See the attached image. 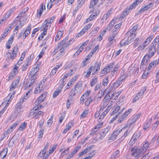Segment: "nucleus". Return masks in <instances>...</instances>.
Here are the masks:
<instances>
[{"instance_id":"nucleus-34","label":"nucleus","mask_w":159,"mask_h":159,"mask_svg":"<svg viewBox=\"0 0 159 159\" xmlns=\"http://www.w3.org/2000/svg\"><path fill=\"white\" fill-rule=\"evenodd\" d=\"M93 98L92 95L90 96L89 98H88L86 100L85 102V105L87 107L90 104V102L93 101V100L92 98Z\"/></svg>"},{"instance_id":"nucleus-27","label":"nucleus","mask_w":159,"mask_h":159,"mask_svg":"<svg viewBox=\"0 0 159 159\" xmlns=\"http://www.w3.org/2000/svg\"><path fill=\"white\" fill-rule=\"evenodd\" d=\"M76 93V91L74 88L72 89L69 94V98L70 99H71L72 97L75 95Z\"/></svg>"},{"instance_id":"nucleus-14","label":"nucleus","mask_w":159,"mask_h":159,"mask_svg":"<svg viewBox=\"0 0 159 159\" xmlns=\"http://www.w3.org/2000/svg\"><path fill=\"white\" fill-rule=\"evenodd\" d=\"M127 74L125 73L124 70L123 69L120 72V76L119 78L122 82L127 77Z\"/></svg>"},{"instance_id":"nucleus-48","label":"nucleus","mask_w":159,"mask_h":159,"mask_svg":"<svg viewBox=\"0 0 159 159\" xmlns=\"http://www.w3.org/2000/svg\"><path fill=\"white\" fill-rule=\"evenodd\" d=\"M110 93H109L105 97L104 99V101L105 102H106L107 100H110L112 99V98H111V96L110 95Z\"/></svg>"},{"instance_id":"nucleus-52","label":"nucleus","mask_w":159,"mask_h":159,"mask_svg":"<svg viewBox=\"0 0 159 159\" xmlns=\"http://www.w3.org/2000/svg\"><path fill=\"white\" fill-rule=\"evenodd\" d=\"M47 46H46L44 48H43L42 50H41L40 54L39 55V58H41L42 57V54L44 53V52L45 50L47 48Z\"/></svg>"},{"instance_id":"nucleus-23","label":"nucleus","mask_w":159,"mask_h":159,"mask_svg":"<svg viewBox=\"0 0 159 159\" xmlns=\"http://www.w3.org/2000/svg\"><path fill=\"white\" fill-rule=\"evenodd\" d=\"M63 34V32L60 31H59L58 32L55 38V42H57L60 39L61 37Z\"/></svg>"},{"instance_id":"nucleus-18","label":"nucleus","mask_w":159,"mask_h":159,"mask_svg":"<svg viewBox=\"0 0 159 159\" xmlns=\"http://www.w3.org/2000/svg\"><path fill=\"white\" fill-rule=\"evenodd\" d=\"M7 152V149H3L0 153V159H4L6 157Z\"/></svg>"},{"instance_id":"nucleus-19","label":"nucleus","mask_w":159,"mask_h":159,"mask_svg":"<svg viewBox=\"0 0 159 159\" xmlns=\"http://www.w3.org/2000/svg\"><path fill=\"white\" fill-rule=\"evenodd\" d=\"M62 89V87H60L59 89H56L53 93V97L54 98L56 97L61 93Z\"/></svg>"},{"instance_id":"nucleus-64","label":"nucleus","mask_w":159,"mask_h":159,"mask_svg":"<svg viewBox=\"0 0 159 159\" xmlns=\"http://www.w3.org/2000/svg\"><path fill=\"white\" fill-rule=\"evenodd\" d=\"M120 109V107L119 106H117L114 109L113 112H115L116 113H117L118 112H119Z\"/></svg>"},{"instance_id":"nucleus-62","label":"nucleus","mask_w":159,"mask_h":159,"mask_svg":"<svg viewBox=\"0 0 159 159\" xmlns=\"http://www.w3.org/2000/svg\"><path fill=\"white\" fill-rule=\"evenodd\" d=\"M85 32L82 29L80 32H79L77 35H76V37H79L81 35L83 34Z\"/></svg>"},{"instance_id":"nucleus-42","label":"nucleus","mask_w":159,"mask_h":159,"mask_svg":"<svg viewBox=\"0 0 159 159\" xmlns=\"http://www.w3.org/2000/svg\"><path fill=\"white\" fill-rule=\"evenodd\" d=\"M131 40H132V41H133V38H132V39H130V40L128 41L127 43H126V42H125L124 40H123L120 42V44L122 46L127 45L129 43H131Z\"/></svg>"},{"instance_id":"nucleus-5","label":"nucleus","mask_w":159,"mask_h":159,"mask_svg":"<svg viewBox=\"0 0 159 159\" xmlns=\"http://www.w3.org/2000/svg\"><path fill=\"white\" fill-rule=\"evenodd\" d=\"M146 90V87L143 88L136 95L133 100V102H135L136 101L142 98L143 97V94L145 91Z\"/></svg>"},{"instance_id":"nucleus-1","label":"nucleus","mask_w":159,"mask_h":159,"mask_svg":"<svg viewBox=\"0 0 159 159\" xmlns=\"http://www.w3.org/2000/svg\"><path fill=\"white\" fill-rule=\"evenodd\" d=\"M157 51L158 54H159V35L156 37L153 40L149 47L148 53V55L150 57L154 56L155 53Z\"/></svg>"},{"instance_id":"nucleus-3","label":"nucleus","mask_w":159,"mask_h":159,"mask_svg":"<svg viewBox=\"0 0 159 159\" xmlns=\"http://www.w3.org/2000/svg\"><path fill=\"white\" fill-rule=\"evenodd\" d=\"M39 67L37 65L35 67H34L31 69L29 75V77L30 79H35L37 77V72L39 71Z\"/></svg>"},{"instance_id":"nucleus-11","label":"nucleus","mask_w":159,"mask_h":159,"mask_svg":"<svg viewBox=\"0 0 159 159\" xmlns=\"http://www.w3.org/2000/svg\"><path fill=\"white\" fill-rule=\"evenodd\" d=\"M110 129L109 127H107L102 129L101 132L100 133V137H99L101 139H102L105 136L106 134L109 131Z\"/></svg>"},{"instance_id":"nucleus-60","label":"nucleus","mask_w":159,"mask_h":159,"mask_svg":"<svg viewBox=\"0 0 159 159\" xmlns=\"http://www.w3.org/2000/svg\"><path fill=\"white\" fill-rule=\"evenodd\" d=\"M46 152L42 150L41 152L39 153V154L38 157H39L40 158L41 157H44L45 156Z\"/></svg>"},{"instance_id":"nucleus-33","label":"nucleus","mask_w":159,"mask_h":159,"mask_svg":"<svg viewBox=\"0 0 159 159\" xmlns=\"http://www.w3.org/2000/svg\"><path fill=\"white\" fill-rule=\"evenodd\" d=\"M66 49L64 48H60L59 49L60 52L58 53V56H61L65 55L66 53L65 50Z\"/></svg>"},{"instance_id":"nucleus-31","label":"nucleus","mask_w":159,"mask_h":159,"mask_svg":"<svg viewBox=\"0 0 159 159\" xmlns=\"http://www.w3.org/2000/svg\"><path fill=\"white\" fill-rule=\"evenodd\" d=\"M74 89L76 91V93H79L81 89V86L80 84H77L75 86L74 88Z\"/></svg>"},{"instance_id":"nucleus-38","label":"nucleus","mask_w":159,"mask_h":159,"mask_svg":"<svg viewBox=\"0 0 159 159\" xmlns=\"http://www.w3.org/2000/svg\"><path fill=\"white\" fill-rule=\"evenodd\" d=\"M8 33L7 31H4L3 33L2 34L1 37L0 38V42H1L7 35Z\"/></svg>"},{"instance_id":"nucleus-59","label":"nucleus","mask_w":159,"mask_h":159,"mask_svg":"<svg viewBox=\"0 0 159 159\" xmlns=\"http://www.w3.org/2000/svg\"><path fill=\"white\" fill-rule=\"evenodd\" d=\"M94 154V152H92L90 153L88 157H86L84 158L83 159H91Z\"/></svg>"},{"instance_id":"nucleus-12","label":"nucleus","mask_w":159,"mask_h":159,"mask_svg":"<svg viewBox=\"0 0 159 159\" xmlns=\"http://www.w3.org/2000/svg\"><path fill=\"white\" fill-rule=\"evenodd\" d=\"M158 64L156 60L152 61L149 63L148 68V70L149 71L150 70L152 69L155 68Z\"/></svg>"},{"instance_id":"nucleus-36","label":"nucleus","mask_w":159,"mask_h":159,"mask_svg":"<svg viewBox=\"0 0 159 159\" xmlns=\"http://www.w3.org/2000/svg\"><path fill=\"white\" fill-rule=\"evenodd\" d=\"M109 82V79L108 77L104 78L102 80V84L104 87L106 86Z\"/></svg>"},{"instance_id":"nucleus-40","label":"nucleus","mask_w":159,"mask_h":159,"mask_svg":"<svg viewBox=\"0 0 159 159\" xmlns=\"http://www.w3.org/2000/svg\"><path fill=\"white\" fill-rule=\"evenodd\" d=\"M92 26V24L89 23L85 26L83 29V30H84V31L86 32Z\"/></svg>"},{"instance_id":"nucleus-39","label":"nucleus","mask_w":159,"mask_h":159,"mask_svg":"<svg viewBox=\"0 0 159 159\" xmlns=\"http://www.w3.org/2000/svg\"><path fill=\"white\" fill-rule=\"evenodd\" d=\"M138 3L137 2H136V1L135 2H134L132 4H131L129 7H127V8H128V10H129H129H130L132 9L133 8L135 7H136V6H137L138 5Z\"/></svg>"},{"instance_id":"nucleus-29","label":"nucleus","mask_w":159,"mask_h":159,"mask_svg":"<svg viewBox=\"0 0 159 159\" xmlns=\"http://www.w3.org/2000/svg\"><path fill=\"white\" fill-rule=\"evenodd\" d=\"M32 92V90L30 89L29 91L26 93L25 95L24 96V97L23 98L22 100L23 102H25L30 96V93Z\"/></svg>"},{"instance_id":"nucleus-15","label":"nucleus","mask_w":159,"mask_h":159,"mask_svg":"<svg viewBox=\"0 0 159 159\" xmlns=\"http://www.w3.org/2000/svg\"><path fill=\"white\" fill-rule=\"evenodd\" d=\"M46 95L45 94H42L35 101L36 103L40 104L46 98Z\"/></svg>"},{"instance_id":"nucleus-44","label":"nucleus","mask_w":159,"mask_h":159,"mask_svg":"<svg viewBox=\"0 0 159 159\" xmlns=\"http://www.w3.org/2000/svg\"><path fill=\"white\" fill-rule=\"evenodd\" d=\"M132 109H130L126 111L123 114L124 117H126L132 111Z\"/></svg>"},{"instance_id":"nucleus-51","label":"nucleus","mask_w":159,"mask_h":159,"mask_svg":"<svg viewBox=\"0 0 159 159\" xmlns=\"http://www.w3.org/2000/svg\"><path fill=\"white\" fill-rule=\"evenodd\" d=\"M128 130H126L125 132L124 133V135L121 137V138L119 139V141H122L125 138V137L128 135Z\"/></svg>"},{"instance_id":"nucleus-54","label":"nucleus","mask_w":159,"mask_h":159,"mask_svg":"<svg viewBox=\"0 0 159 159\" xmlns=\"http://www.w3.org/2000/svg\"><path fill=\"white\" fill-rule=\"evenodd\" d=\"M153 3L151 2H150L148 4L146 5L145 7H146V9H147V10H148V9L150 8L151 7H153Z\"/></svg>"},{"instance_id":"nucleus-58","label":"nucleus","mask_w":159,"mask_h":159,"mask_svg":"<svg viewBox=\"0 0 159 159\" xmlns=\"http://www.w3.org/2000/svg\"><path fill=\"white\" fill-rule=\"evenodd\" d=\"M140 114H138L135 115L132 120H134V121H136L140 116Z\"/></svg>"},{"instance_id":"nucleus-30","label":"nucleus","mask_w":159,"mask_h":159,"mask_svg":"<svg viewBox=\"0 0 159 159\" xmlns=\"http://www.w3.org/2000/svg\"><path fill=\"white\" fill-rule=\"evenodd\" d=\"M27 125V123L25 122L21 123L19 127L18 130L20 131H23Z\"/></svg>"},{"instance_id":"nucleus-4","label":"nucleus","mask_w":159,"mask_h":159,"mask_svg":"<svg viewBox=\"0 0 159 159\" xmlns=\"http://www.w3.org/2000/svg\"><path fill=\"white\" fill-rule=\"evenodd\" d=\"M18 49V47L16 46H15L13 49L11 54L10 52L8 53H6L7 56H9V54L10 55L9 56L10 57V59L11 60L14 59L16 57L17 54V52Z\"/></svg>"},{"instance_id":"nucleus-24","label":"nucleus","mask_w":159,"mask_h":159,"mask_svg":"<svg viewBox=\"0 0 159 159\" xmlns=\"http://www.w3.org/2000/svg\"><path fill=\"white\" fill-rule=\"evenodd\" d=\"M129 10H128L127 8H126L125 9L124 11L121 14L120 17L121 18H124L129 13Z\"/></svg>"},{"instance_id":"nucleus-32","label":"nucleus","mask_w":159,"mask_h":159,"mask_svg":"<svg viewBox=\"0 0 159 159\" xmlns=\"http://www.w3.org/2000/svg\"><path fill=\"white\" fill-rule=\"evenodd\" d=\"M151 124V121L149 120L148 122L146 123L144 125L143 129L144 130H147L150 126Z\"/></svg>"},{"instance_id":"nucleus-20","label":"nucleus","mask_w":159,"mask_h":159,"mask_svg":"<svg viewBox=\"0 0 159 159\" xmlns=\"http://www.w3.org/2000/svg\"><path fill=\"white\" fill-rule=\"evenodd\" d=\"M151 57L148 55L146 54L144 57L141 62L144 64L148 63L149 62V58Z\"/></svg>"},{"instance_id":"nucleus-26","label":"nucleus","mask_w":159,"mask_h":159,"mask_svg":"<svg viewBox=\"0 0 159 159\" xmlns=\"http://www.w3.org/2000/svg\"><path fill=\"white\" fill-rule=\"evenodd\" d=\"M84 3V0H78V4L76 9V10H78L82 7Z\"/></svg>"},{"instance_id":"nucleus-13","label":"nucleus","mask_w":159,"mask_h":159,"mask_svg":"<svg viewBox=\"0 0 159 159\" xmlns=\"http://www.w3.org/2000/svg\"><path fill=\"white\" fill-rule=\"evenodd\" d=\"M15 8V7H13L6 12L4 16L5 19L8 18L14 12V11L16 9Z\"/></svg>"},{"instance_id":"nucleus-7","label":"nucleus","mask_w":159,"mask_h":159,"mask_svg":"<svg viewBox=\"0 0 159 159\" xmlns=\"http://www.w3.org/2000/svg\"><path fill=\"white\" fill-rule=\"evenodd\" d=\"M140 135V133L139 132H136L134 133L129 142L130 143V144H131L132 145L133 144H134L137 141V139L139 138Z\"/></svg>"},{"instance_id":"nucleus-53","label":"nucleus","mask_w":159,"mask_h":159,"mask_svg":"<svg viewBox=\"0 0 159 159\" xmlns=\"http://www.w3.org/2000/svg\"><path fill=\"white\" fill-rule=\"evenodd\" d=\"M159 123L158 121H156L154 124H153L152 125V129L155 130L156 129Z\"/></svg>"},{"instance_id":"nucleus-63","label":"nucleus","mask_w":159,"mask_h":159,"mask_svg":"<svg viewBox=\"0 0 159 159\" xmlns=\"http://www.w3.org/2000/svg\"><path fill=\"white\" fill-rule=\"evenodd\" d=\"M103 122H102L97 124L95 127V129H97L98 130L103 125Z\"/></svg>"},{"instance_id":"nucleus-47","label":"nucleus","mask_w":159,"mask_h":159,"mask_svg":"<svg viewBox=\"0 0 159 159\" xmlns=\"http://www.w3.org/2000/svg\"><path fill=\"white\" fill-rule=\"evenodd\" d=\"M89 149L87 148L84 150L83 151L80 152L79 154V157H80L82 156L84 154H86L89 151Z\"/></svg>"},{"instance_id":"nucleus-61","label":"nucleus","mask_w":159,"mask_h":159,"mask_svg":"<svg viewBox=\"0 0 159 159\" xmlns=\"http://www.w3.org/2000/svg\"><path fill=\"white\" fill-rule=\"evenodd\" d=\"M44 131V129H41L40 131L39 132L38 137L39 138H42L43 135V133Z\"/></svg>"},{"instance_id":"nucleus-10","label":"nucleus","mask_w":159,"mask_h":159,"mask_svg":"<svg viewBox=\"0 0 159 159\" xmlns=\"http://www.w3.org/2000/svg\"><path fill=\"white\" fill-rule=\"evenodd\" d=\"M122 129H118L112 133L111 136L108 139V140H112L113 141L115 140L118 134L121 132Z\"/></svg>"},{"instance_id":"nucleus-28","label":"nucleus","mask_w":159,"mask_h":159,"mask_svg":"<svg viewBox=\"0 0 159 159\" xmlns=\"http://www.w3.org/2000/svg\"><path fill=\"white\" fill-rule=\"evenodd\" d=\"M122 81L118 78L117 81L114 84V87L115 89L119 87L121 84Z\"/></svg>"},{"instance_id":"nucleus-43","label":"nucleus","mask_w":159,"mask_h":159,"mask_svg":"<svg viewBox=\"0 0 159 159\" xmlns=\"http://www.w3.org/2000/svg\"><path fill=\"white\" fill-rule=\"evenodd\" d=\"M35 105L36 106L34 107L32 110H34V111H36L39 109V108H41L42 106L40 104L38 103H36L35 102Z\"/></svg>"},{"instance_id":"nucleus-57","label":"nucleus","mask_w":159,"mask_h":159,"mask_svg":"<svg viewBox=\"0 0 159 159\" xmlns=\"http://www.w3.org/2000/svg\"><path fill=\"white\" fill-rule=\"evenodd\" d=\"M28 65V63L27 62L26 63L24 64L23 65V66L22 67V71H24L27 68V67Z\"/></svg>"},{"instance_id":"nucleus-56","label":"nucleus","mask_w":159,"mask_h":159,"mask_svg":"<svg viewBox=\"0 0 159 159\" xmlns=\"http://www.w3.org/2000/svg\"><path fill=\"white\" fill-rule=\"evenodd\" d=\"M49 25L48 23H46L45 24V25H44V26L43 28V32H45V33H47V30L48 29V27Z\"/></svg>"},{"instance_id":"nucleus-55","label":"nucleus","mask_w":159,"mask_h":159,"mask_svg":"<svg viewBox=\"0 0 159 159\" xmlns=\"http://www.w3.org/2000/svg\"><path fill=\"white\" fill-rule=\"evenodd\" d=\"M91 92V90H89L86 91L83 95V96L85 97V98H86L88 97Z\"/></svg>"},{"instance_id":"nucleus-25","label":"nucleus","mask_w":159,"mask_h":159,"mask_svg":"<svg viewBox=\"0 0 159 159\" xmlns=\"http://www.w3.org/2000/svg\"><path fill=\"white\" fill-rule=\"evenodd\" d=\"M98 78V77L97 76H95L92 78L90 83V85L91 87L93 86L97 83Z\"/></svg>"},{"instance_id":"nucleus-2","label":"nucleus","mask_w":159,"mask_h":159,"mask_svg":"<svg viewBox=\"0 0 159 159\" xmlns=\"http://www.w3.org/2000/svg\"><path fill=\"white\" fill-rule=\"evenodd\" d=\"M132 155L133 156L135 157L139 156L140 154H142L146 150L142 147L139 149L137 148H134L132 149Z\"/></svg>"},{"instance_id":"nucleus-45","label":"nucleus","mask_w":159,"mask_h":159,"mask_svg":"<svg viewBox=\"0 0 159 159\" xmlns=\"http://www.w3.org/2000/svg\"><path fill=\"white\" fill-rule=\"evenodd\" d=\"M129 75H130L133 74L134 75L135 68H134V67H131L129 68Z\"/></svg>"},{"instance_id":"nucleus-49","label":"nucleus","mask_w":159,"mask_h":159,"mask_svg":"<svg viewBox=\"0 0 159 159\" xmlns=\"http://www.w3.org/2000/svg\"><path fill=\"white\" fill-rule=\"evenodd\" d=\"M149 143L148 142H146L144 144H143L142 147L145 149L146 150L149 147Z\"/></svg>"},{"instance_id":"nucleus-46","label":"nucleus","mask_w":159,"mask_h":159,"mask_svg":"<svg viewBox=\"0 0 159 159\" xmlns=\"http://www.w3.org/2000/svg\"><path fill=\"white\" fill-rule=\"evenodd\" d=\"M53 118V116H52L50 119L48 120L47 124L50 127L52 123V120Z\"/></svg>"},{"instance_id":"nucleus-35","label":"nucleus","mask_w":159,"mask_h":159,"mask_svg":"<svg viewBox=\"0 0 159 159\" xmlns=\"http://www.w3.org/2000/svg\"><path fill=\"white\" fill-rule=\"evenodd\" d=\"M138 27V25H136L134 26L133 27L132 29H131L129 30V32L131 34H133L135 32L136 30L137 29Z\"/></svg>"},{"instance_id":"nucleus-9","label":"nucleus","mask_w":159,"mask_h":159,"mask_svg":"<svg viewBox=\"0 0 159 159\" xmlns=\"http://www.w3.org/2000/svg\"><path fill=\"white\" fill-rule=\"evenodd\" d=\"M113 67V63H111L110 64L104 68L101 72L102 74L105 75L108 73L110 70H111Z\"/></svg>"},{"instance_id":"nucleus-21","label":"nucleus","mask_w":159,"mask_h":159,"mask_svg":"<svg viewBox=\"0 0 159 159\" xmlns=\"http://www.w3.org/2000/svg\"><path fill=\"white\" fill-rule=\"evenodd\" d=\"M17 124V123H15L13 125H11L8 129L7 130V132H8L9 134L12 132L13 130L16 128Z\"/></svg>"},{"instance_id":"nucleus-8","label":"nucleus","mask_w":159,"mask_h":159,"mask_svg":"<svg viewBox=\"0 0 159 159\" xmlns=\"http://www.w3.org/2000/svg\"><path fill=\"white\" fill-rule=\"evenodd\" d=\"M101 65V62H99L98 63H96L94 66H92L93 67L92 75H95L98 73V71L100 69Z\"/></svg>"},{"instance_id":"nucleus-37","label":"nucleus","mask_w":159,"mask_h":159,"mask_svg":"<svg viewBox=\"0 0 159 159\" xmlns=\"http://www.w3.org/2000/svg\"><path fill=\"white\" fill-rule=\"evenodd\" d=\"M114 24V21H113L112 20L109 23L107 27L106 28V30H109L113 26Z\"/></svg>"},{"instance_id":"nucleus-17","label":"nucleus","mask_w":159,"mask_h":159,"mask_svg":"<svg viewBox=\"0 0 159 159\" xmlns=\"http://www.w3.org/2000/svg\"><path fill=\"white\" fill-rule=\"evenodd\" d=\"M93 68V66H91L89 68L87 72H84V76L85 78H87L90 76L92 71Z\"/></svg>"},{"instance_id":"nucleus-16","label":"nucleus","mask_w":159,"mask_h":159,"mask_svg":"<svg viewBox=\"0 0 159 159\" xmlns=\"http://www.w3.org/2000/svg\"><path fill=\"white\" fill-rule=\"evenodd\" d=\"M31 25L30 24L28 25L27 28L26 29L23 34V37H25L24 39H25L27 36L30 34L31 30Z\"/></svg>"},{"instance_id":"nucleus-50","label":"nucleus","mask_w":159,"mask_h":159,"mask_svg":"<svg viewBox=\"0 0 159 159\" xmlns=\"http://www.w3.org/2000/svg\"><path fill=\"white\" fill-rule=\"evenodd\" d=\"M147 9H146L145 7H142L141 8L140 10L137 12V14H140L142 12H143L144 11L147 10Z\"/></svg>"},{"instance_id":"nucleus-41","label":"nucleus","mask_w":159,"mask_h":159,"mask_svg":"<svg viewBox=\"0 0 159 159\" xmlns=\"http://www.w3.org/2000/svg\"><path fill=\"white\" fill-rule=\"evenodd\" d=\"M119 95V92L115 93H113L111 95V98L113 100H116L117 99Z\"/></svg>"},{"instance_id":"nucleus-6","label":"nucleus","mask_w":159,"mask_h":159,"mask_svg":"<svg viewBox=\"0 0 159 159\" xmlns=\"http://www.w3.org/2000/svg\"><path fill=\"white\" fill-rule=\"evenodd\" d=\"M67 38H65L58 44L57 46H58V47H60V48H66L70 45V43L72 41V40H69V42H68L67 41Z\"/></svg>"},{"instance_id":"nucleus-22","label":"nucleus","mask_w":159,"mask_h":159,"mask_svg":"<svg viewBox=\"0 0 159 159\" xmlns=\"http://www.w3.org/2000/svg\"><path fill=\"white\" fill-rule=\"evenodd\" d=\"M115 37V34H114L108 39V41L110 42L108 43L109 46H110L111 44H113V43L116 42V40L114 39Z\"/></svg>"}]
</instances>
